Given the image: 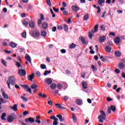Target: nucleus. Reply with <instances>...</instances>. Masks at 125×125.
I'll list each match as a JSON object with an SVG mask.
<instances>
[{
    "mask_svg": "<svg viewBox=\"0 0 125 125\" xmlns=\"http://www.w3.org/2000/svg\"><path fill=\"white\" fill-rule=\"evenodd\" d=\"M6 83L9 89H11V87H10V84H12V85H15V83H16L15 82V78H14V76L9 77L8 80L6 82Z\"/></svg>",
    "mask_w": 125,
    "mask_h": 125,
    "instance_id": "obj_1",
    "label": "nucleus"
},
{
    "mask_svg": "<svg viewBox=\"0 0 125 125\" xmlns=\"http://www.w3.org/2000/svg\"><path fill=\"white\" fill-rule=\"evenodd\" d=\"M101 115L98 116L99 122L100 123H103L106 120V114L103 110H100Z\"/></svg>",
    "mask_w": 125,
    "mask_h": 125,
    "instance_id": "obj_2",
    "label": "nucleus"
},
{
    "mask_svg": "<svg viewBox=\"0 0 125 125\" xmlns=\"http://www.w3.org/2000/svg\"><path fill=\"white\" fill-rule=\"evenodd\" d=\"M22 88L24 89L27 92H29L30 94H32V89L29 87V85L27 84L21 85Z\"/></svg>",
    "mask_w": 125,
    "mask_h": 125,
    "instance_id": "obj_3",
    "label": "nucleus"
},
{
    "mask_svg": "<svg viewBox=\"0 0 125 125\" xmlns=\"http://www.w3.org/2000/svg\"><path fill=\"white\" fill-rule=\"evenodd\" d=\"M18 74V75H19V76H21L22 77H25V76H26V70H25V69H19Z\"/></svg>",
    "mask_w": 125,
    "mask_h": 125,
    "instance_id": "obj_4",
    "label": "nucleus"
},
{
    "mask_svg": "<svg viewBox=\"0 0 125 125\" xmlns=\"http://www.w3.org/2000/svg\"><path fill=\"white\" fill-rule=\"evenodd\" d=\"M31 89H33V92L35 93L38 91V85L33 83L31 85Z\"/></svg>",
    "mask_w": 125,
    "mask_h": 125,
    "instance_id": "obj_5",
    "label": "nucleus"
},
{
    "mask_svg": "<svg viewBox=\"0 0 125 125\" xmlns=\"http://www.w3.org/2000/svg\"><path fill=\"white\" fill-rule=\"evenodd\" d=\"M71 8L74 12H77V11L80 10V7L78 6L77 5H73Z\"/></svg>",
    "mask_w": 125,
    "mask_h": 125,
    "instance_id": "obj_6",
    "label": "nucleus"
},
{
    "mask_svg": "<svg viewBox=\"0 0 125 125\" xmlns=\"http://www.w3.org/2000/svg\"><path fill=\"white\" fill-rule=\"evenodd\" d=\"M40 34L39 32H33L32 33V37L34 38H39V37H40Z\"/></svg>",
    "mask_w": 125,
    "mask_h": 125,
    "instance_id": "obj_7",
    "label": "nucleus"
},
{
    "mask_svg": "<svg viewBox=\"0 0 125 125\" xmlns=\"http://www.w3.org/2000/svg\"><path fill=\"white\" fill-rule=\"evenodd\" d=\"M24 58L27 60V61L29 62L30 64H32V59H31V57H30L28 54H25Z\"/></svg>",
    "mask_w": 125,
    "mask_h": 125,
    "instance_id": "obj_8",
    "label": "nucleus"
},
{
    "mask_svg": "<svg viewBox=\"0 0 125 125\" xmlns=\"http://www.w3.org/2000/svg\"><path fill=\"white\" fill-rule=\"evenodd\" d=\"M25 123H34L35 122V119L33 118L29 117L28 118H27L25 120Z\"/></svg>",
    "mask_w": 125,
    "mask_h": 125,
    "instance_id": "obj_9",
    "label": "nucleus"
},
{
    "mask_svg": "<svg viewBox=\"0 0 125 125\" xmlns=\"http://www.w3.org/2000/svg\"><path fill=\"white\" fill-rule=\"evenodd\" d=\"M56 117L57 118H58V119H59L60 122L65 121V118L64 117H62L61 114L57 115Z\"/></svg>",
    "mask_w": 125,
    "mask_h": 125,
    "instance_id": "obj_10",
    "label": "nucleus"
},
{
    "mask_svg": "<svg viewBox=\"0 0 125 125\" xmlns=\"http://www.w3.org/2000/svg\"><path fill=\"white\" fill-rule=\"evenodd\" d=\"M114 42L116 43L117 45H119V44H120V42H121V39L120 37H116L114 39Z\"/></svg>",
    "mask_w": 125,
    "mask_h": 125,
    "instance_id": "obj_11",
    "label": "nucleus"
},
{
    "mask_svg": "<svg viewBox=\"0 0 125 125\" xmlns=\"http://www.w3.org/2000/svg\"><path fill=\"white\" fill-rule=\"evenodd\" d=\"M35 77V74L34 73H32L30 75L27 76V79L28 81H30V82H32L33 81V79H34Z\"/></svg>",
    "mask_w": 125,
    "mask_h": 125,
    "instance_id": "obj_12",
    "label": "nucleus"
},
{
    "mask_svg": "<svg viewBox=\"0 0 125 125\" xmlns=\"http://www.w3.org/2000/svg\"><path fill=\"white\" fill-rule=\"evenodd\" d=\"M106 40V37L105 36H103L100 37L99 42H104Z\"/></svg>",
    "mask_w": 125,
    "mask_h": 125,
    "instance_id": "obj_13",
    "label": "nucleus"
},
{
    "mask_svg": "<svg viewBox=\"0 0 125 125\" xmlns=\"http://www.w3.org/2000/svg\"><path fill=\"white\" fill-rule=\"evenodd\" d=\"M48 26V24L45 22H43L42 23V28L44 30H46V29H47Z\"/></svg>",
    "mask_w": 125,
    "mask_h": 125,
    "instance_id": "obj_14",
    "label": "nucleus"
},
{
    "mask_svg": "<svg viewBox=\"0 0 125 125\" xmlns=\"http://www.w3.org/2000/svg\"><path fill=\"white\" fill-rule=\"evenodd\" d=\"M82 86L84 89H86L87 88V83L85 81H83L82 82Z\"/></svg>",
    "mask_w": 125,
    "mask_h": 125,
    "instance_id": "obj_15",
    "label": "nucleus"
},
{
    "mask_svg": "<svg viewBox=\"0 0 125 125\" xmlns=\"http://www.w3.org/2000/svg\"><path fill=\"white\" fill-rule=\"evenodd\" d=\"M99 25L98 24H96L94 27V29H92L91 31V32H97V31H98V27H99Z\"/></svg>",
    "mask_w": 125,
    "mask_h": 125,
    "instance_id": "obj_16",
    "label": "nucleus"
},
{
    "mask_svg": "<svg viewBox=\"0 0 125 125\" xmlns=\"http://www.w3.org/2000/svg\"><path fill=\"white\" fill-rule=\"evenodd\" d=\"M77 47V44L72 43L70 44V45L69 46V47L70 48V49H74V48H75V47Z\"/></svg>",
    "mask_w": 125,
    "mask_h": 125,
    "instance_id": "obj_17",
    "label": "nucleus"
},
{
    "mask_svg": "<svg viewBox=\"0 0 125 125\" xmlns=\"http://www.w3.org/2000/svg\"><path fill=\"white\" fill-rule=\"evenodd\" d=\"M10 46L13 48H15L17 46V44L14 43V42H11L10 43Z\"/></svg>",
    "mask_w": 125,
    "mask_h": 125,
    "instance_id": "obj_18",
    "label": "nucleus"
},
{
    "mask_svg": "<svg viewBox=\"0 0 125 125\" xmlns=\"http://www.w3.org/2000/svg\"><path fill=\"white\" fill-rule=\"evenodd\" d=\"M118 66L119 69H124V68L125 67V63H123V62H121L119 63Z\"/></svg>",
    "mask_w": 125,
    "mask_h": 125,
    "instance_id": "obj_19",
    "label": "nucleus"
},
{
    "mask_svg": "<svg viewBox=\"0 0 125 125\" xmlns=\"http://www.w3.org/2000/svg\"><path fill=\"white\" fill-rule=\"evenodd\" d=\"M46 83L47 84H51L52 83V80L51 78H47Z\"/></svg>",
    "mask_w": 125,
    "mask_h": 125,
    "instance_id": "obj_20",
    "label": "nucleus"
},
{
    "mask_svg": "<svg viewBox=\"0 0 125 125\" xmlns=\"http://www.w3.org/2000/svg\"><path fill=\"white\" fill-rule=\"evenodd\" d=\"M115 55L116 57H120L122 55V53L120 51H117L115 52Z\"/></svg>",
    "mask_w": 125,
    "mask_h": 125,
    "instance_id": "obj_21",
    "label": "nucleus"
},
{
    "mask_svg": "<svg viewBox=\"0 0 125 125\" xmlns=\"http://www.w3.org/2000/svg\"><path fill=\"white\" fill-rule=\"evenodd\" d=\"M76 103L77 104V105H81L82 104H83L82 101L81 99H77L76 101Z\"/></svg>",
    "mask_w": 125,
    "mask_h": 125,
    "instance_id": "obj_22",
    "label": "nucleus"
},
{
    "mask_svg": "<svg viewBox=\"0 0 125 125\" xmlns=\"http://www.w3.org/2000/svg\"><path fill=\"white\" fill-rule=\"evenodd\" d=\"M13 119L12 118V117H11V116H8L7 118V121L8 122V123H12V122H13Z\"/></svg>",
    "mask_w": 125,
    "mask_h": 125,
    "instance_id": "obj_23",
    "label": "nucleus"
},
{
    "mask_svg": "<svg viewBox=\"0 0 125 125\" xmlns=\"http://www.w3.org/2000/svg\"><path fill=\"white\" fill-rule=\"evenodd\" d=\"M5 117H6V113H3L2 114L1 119L2 121H6V119L4 118Z\"/></svg>",
    "mask_w": 125,
    "mask_h": 125,
    "instance_id": "obj_24",
    "label": "nucleus"
},
{
    "mask_svg": "<svg viewBox=\"0 0 125 125\" xmlns=\"http://www.w3.org/2000/svg\"><path fill=\"white\" fill-rule=\"evenodd\" d=\"M111 50H112V48H111V47L109 46H105V51H106V52H110Z\"/></svg>",
    "mask_w": 125,
    "mask_h": 125,
    "instance_id": "obj_25",
    "label": "nucleus"
},
{
    "mask_svg": "<svg viewBox=\"0 0 125 125\" xmlns=\"http://www.w3.org/2000/svg\"><path fill=\"white\" fill-rule=\"evenodd\" d=\"M11 109H12L14 111H17L18 108H17V104H14L13 106H11Z\"/></svg>",
    "mask_w": 125,
    "mask_h": 125,
    "instance_id": "obj_26",
    "label": "nucleus"
},
{
    "mask_svg": "<svg viewBox=\"0 0 125 125\" xmlns=\"http://www.w3.org/2000/svg\"><path fill=\"white\" fill-rule=\"evenodd\" d=\"M39 97H42V98H46L47 96L44 94H42V93H40L39 94Z\"/></svg>",
    "mask_w": 125,
    "mask_h": 125,
    "instance_id": "obj_27",
    "label": "nucleus"
},
{
    "mask_svg": "<svg viewBox=\"0 0 125 125\" xmlns=\"http://www.w3.org/2000/svg\"><path fill=\"white\" fill-rule=\"evenodd\" d=\"M10 117H11L14 120H16L17 119V116H16V114L15 113H13L10 115Z\"/></svg>",
    "mask_w": 125,
    "mask_h": 125,
    "instance_id": "obj_28",
    "label": "nucleus"
},
{
    "mask_svg": "<svg viewBox=\"0 0 125 125\" xmlns=\"http://www.w3.org/2000/svg\"><path fill=\"white\" fill-rule=\"evenodd\" d=\"M2 95L3 97V98H4L5 99H9L8 95H6V94H5V92H2Z\"/></svg>",
    "mask_w": 125,
    "mask_h": 125,
    "instance_id": "obj_29",
    "label": "nucleus"
},
{
    "mask_svg": "<svg viewBox=\"0 0 125 125\" xmlns=\"http://www.w3.org/2000/svg\"><path fill=\"white\" fill-rule=\"evenodd\" d=\"M88 19H89V16L88 15H84L83 18V20L84 21H87Z\"/></svg>",
    "mask_w": 125,
    "mask_h": 125,
    "instance_id": "obj_30",
    "label": "nucleus"
},
{
    "mask_svg": "<svg viewBox=\"0 0 125 125\" xmlns=\"http://www.w3.org/2000/svg\"><path fill=\"white\" fill-rule=\"evenodd\" d=\"M29 27L30 28H34V27H35V22H34V21H32L31 22H29Z\"/></svg>",
    "mask_w": 125,
    "mask_h": 125,
    "instance_id": "obj_31",
    "label": "nucleus"
},
{
    "mask_svg": "<svg viewBox=\"0 0 125 125\" xmlns=\"http://www.w3.org/2000/svg\"><path fill=\"white\" fill-rule=\"evenodd\" d=\"M1 63H2V64L5 66V67H7V62H6V61H5L4 60H1Z\"/></svg>",
    "mask_w": 125,
    "mask_h": 125,
    "instance_id": "obj_32",
    "label": "nucleus"
},
{
    "mask_svg": "<svg viewBox=\"0 0 125 125\" xmlns=\"http://www.w3.org/2000/svg\"><path fill=\"white\" fill-rule=\"evenodd\" d=\"M57 85L55 84V83H53L52 84H51V89H55L56 88Z\"/></svg>",
    "mask_w": 125,
    "mask_h": 125,
    "instance_id": "obj_33",
    "label": "nucleus"
},
{
    "mask_svg": "<svg viewBox=\"0 0 125 125\" xmlns=\"http://www.w3.org/2000/svg\"><path fill=\"white\" fill-rule=\"evenodd\" d=\"M63 28H64L65 32H68V25L66 24H63Z\"/></svg>",
    "mask_w": 125,
    "mask_h": 125,
    "instance_id": "obj_34",
    "label": "nucleus"
},
{
    "mask_svg": "<svg viewBox=\"0 0 125 125\" xmlns=\"http://www.w3.org/2000/svg\"><path fill=\"white\" fill-rule=\"evenodd\" d=\"M105 2V0H99L98 1V4L99 5H102V3H104Z\"/></svg>",
    "mask_w": 125,
    "mask_h": 125,
    "instance_id": "obj_35",
    "label": "nucleus"
},
{
    "mask_svg": "<svg viewBox=\"0 0 125 125\" xmlns=\"http://www.w3.org/2000/svg\"><path fill=\"white\" fill-rule=\"evenodd\" d=\"M94 33V32L92 33L90 32L88 33V35L89 39H92V37H93V36L94 35V34H93Z\"/></svg>",
    "mask_w": 125,
    "mask_h": 125,
    "instance_id": "obj_36",
    "label": "nucleus"
},
{
    "mask_svg": "<svg viewBox=\"0 0 125 125\" xmlns=\"http://www.w3.org/2000/svg\"><path fill=\"white\" fill-rule=\"evenodd\" d=\"M21 37L22 38H23L24 39H26V38L27 37V33H26V32H23L21 33Z\"/></svg>",
    "mask_w": 125,
    "mask_h": 125,
    "instance_id": "obj_37",
    "label": "nucleus"
},
{
    "mask_svg": "<svg viewBox=\"0 0 125 125\" xmlns=\"http://www.w3.org/2000/svg\"><path fill=\"white\" fill-rule=\"evenodd\" d=\"M72 118L73 119V122L74 123H77V117L75 116V114L73 113L72 114Z\"/></svg>",
    "mask_w": 125,
    "mask_h": 125,
    "instance_id": "obj_38",
    "label": "nucleus"
},
{
    "mask_svg": "<svg viewBox=\"0 0 125 125\" xmlns=\"http://www.w3.org/2000/svg\"><path fill=\"white\" fill-rule=\"evenodd\" d=\"M21 98L22 99L23 101H24V102H27L28 100L27 98H26L22 96H21Z\"/></svg>",
    "mask_w": 125,
    "mask_h": 125,
    "instance_id": "obj_39",
    "label": "nucleus"
},
{
    "mask_svg": "<svg viewBox=\"0 0 125 125\" xmlns=\"http://www.w3.org/2000/svg\"><path fill=\"white\" fill-rule=\"evenodd\" d=\"M0 102H1L3 104H5L7 102V101H4V100H3V98H2V97L0 98Z\"/></svg>",
    "mask_w": 125,
    "mask_h": 125,
    "instance_id": "obj_40",
    "label": "nucleus"
},
{
    "mask_svg": "<svg viewBox=\"0 0 125 125\" xmlns=\"http://www.w3.org/2000/svg\"><path fill=\"white\" fill-rule=\"evenodd\" d=\"M50 73H51V71L46 70V71H45L44 73H43V75H44V76H46V75H47V74H50Z\"/></svg>",
    "mask_w": 125,
    "mask_h": 125,
    "instance_id": "obj_41",
    "label": "nucleus"
},
{
    "mask_svg": "<svg viewBox=\"0 0 125 125\" xmlns=\"http://www.w3.org/2000/svg\"><path fill=\"white\" fill-rule=\"evenodd\" d=\"M57 29L59 31H62V30H63V26L62 25H59L57 27Z\"/></svg>",
    "mask_w": 125,
    "mask_h": 125,
    "instance_id": "obj_42",
    "label": "nucleus"
},
{
    "mask_svg": "<svg viewBox=\"0 0 125 125\" xmlns=\"http://www.w3.org/2000/svg\"><path fill=\"white\" fill-rule=\"evenodd\" d=\"M47 33L46 32H41V36L42 37H46Z\"/></svg>",
    "mask_w": 125,
    "mask_h": 125,
    "instance_id": "obj_43",
    "label": "nucleus"
},
{
    "mask_svg": "<svg viewBox=\"0 0 125 125\" xmlns=\"http://www.w3.org/2000/svg\"><path fill=\"white\" fill-rule=\"evenodd\" d=\"M16 63V65L17 66V67H18V68H20V67H21V64L18 62H15Z\"/></svg>",
    "mask_w": 125,
    "mask_h": 125,
    "instance_id": "obj_44",
    "label": "nucleus"
},
{
    "mask_svg": "<svg viewBox=\"0 0 125 125\" xmlns=\"http://www.w3.org/2000/svg\"><path fill=\"white\" fill-rule=\"evenodd\" d=\"M110 108L111 109L112 112H115V111H116V106L111 105Z\"/></svg>",
    "mask_w": 125,
    "mask_h": 125,
    "instance_id": "obj_45",
    "label": "nucleus"
},
{
    "mask_svg": "<svg viewBox=\"0 0 125 125\" xmlns=\"http://www.w3.org/2000/svg\"><path fill=\"white\" fill-rule=\"evenodd\" d=\"M53 125H58V119H55L53 123Z\"/></svg>",
    "mask_w": 125,
    "mask_h": 125,
    "instance_id": "obj_46",
    "label": "nucleus"
},
{
    "mask_svg": "<svg viewBox=\"0 0 125 125\" xmlns=\"http://www.w3.org/2000/svg\"><path fill=\"white\" fill-rule=\"evenodd\" d=\"M69 96H64L63 97V100H64V101H67V100H69Z\"/></svg>",
    "mask_w": 125,
    "mask_h": 125,
    "instance_id": "obj_47",
    "label": "nucleus"
},
{
    "mask_svg": "<svg viewBox=\"0 0 125 125\" xmlns=\"http://www.w3.org/2000/svg\"><path fill=\"white\" fill-rule=\"evenodd\" d=\"M81 41L82 42L83 44H85V43H86V42H85V40H84V38H82L81 39Z\"/></svg>",
    "mask_w": 125,
    "mask_h": 125,
    "instance_id": "obj_48",
    "label": "nucleus"
},
{
    "mask_svg": "<svg viewBox=\"0 0 125 125\" xmlns=\"http://www.w3.org/2000/svg\"><path fill=\"white\" fill-rule=\"evenodd\" d=\"M100 28H101V30L105 31V25H104V24L101 25Z\"/></svg>",
    "mask_w": 125,
    "mask_h": 125,
    "instance_id": "obj_49",
    "label": "nucleus"
},
{
    "mask_svg": "<svg viewBox=\"0 0 125 125\" xmlns=\"http://www.w3.org/2000/svg\"><path fill=\"white\" fill-rule=\"evenodd\" d=\"M91 67L93 71H97V67H96V66L92 65Z\"/></svg>",
    "mask_w": 125,
    "mask_h": 125,
    "instance_id": "obj_50",
    "label": "nucleus"
},
{
    "mask_svg": "<svg viewBox=\"0 0 125 125\" xmlns=\"http://www.w3.org/2000/svg\"><path fill=\"white\" fill-rule=\"evenodd\" d=\"M22 24H23V25H24V26H28V23L27 21L24 20V21H23Z\"/></svg>",
    "mask_w": 125,
    "mask_h": 125,
    "instance_id": "obj_51",
    "label": "nucleus"
},
{
    "mask_svg": "<svg viewBox=\"0 0 125 125\" xmlns=\"http://www.w3.org/2000/svg\"><path fill=\"white\" fill-rule=\"evenodd\" d=\"M41 67L42 69H46V66L45 65V64H41Z\"/></svg>",
    "mask_w": 125,
    "mask_h": 125,
    "instance_id": "obj_52",
    "label": "nucleus"
},
{
    "mask_svg": "<svg viewBox=\"0 0 125 125\" xmlns=\"http://www.w3.org/2000/svg\"><path fill=\"white\" fill-rule=\"evenodd\" d=\"M62 87V84H61V83L58 84L57 88H58V89H61Z\"/></svg>",
    "mask_w": 125,
    "mask_h": 125,
    "instance_id": "obj_53",
    "label": "nucleus"
},
{
    "mask_svg": "<svg viewBox=\"0 0 125 125\" xmlns=\"http://www.w3.org/2000/svg\"><path fill=\"white\" fill-rule=\"evenodd\" d=\"M53 9L55 12H57V13L59 12V9H56L55 7H53Z\"/></svg>",
    "mask_w": 125,
    "mask_h": 125,
    "instance_id": "obj_54",
    "label": "nucleus"
},
{
    "mask_svg": "<svg viewBox=\"0 0 125 125\" xmlns=\"http://www.w3.org/2000/svg\"><path fill=\"white\" fill-rule=\"evenodd\" d=\"M4 52H5V53H7V54H10L11 53H12V51H8L7 50H5Z\"/></svg>",
    "mask_w": 125,
    "mask_h": 125,
    "instance_id": "obj_55",
    "label": "nucleus"
},
{
    "mask_svg": "<svg viewBox=\"0 0 125 125\" xmlns=\"http://www.w3.org/2000/svg\"><path fill=\"white\" fill-rule=\"evenodd\" d=\"M46 3L49 6L51 5V2L50 1V0H46Z\"/></svg>",
    "mask_w": 125,
    "mask_h": 125,
    "instance_id": "obj_56",
    "label": "nucleus"
},
{
    "mask_svg": "<svg viewBox=\"0 0 125 125\" xmlns=\"http://www.w3.org/2000/svg\"><path fill=\"white\" fill-rule=\"evenodd\" d=\"M50 119H51V120H54V121H55V119H57V118H56V117L54 115L51 116L50 117Z\"/></svg>",
    "mask_w": 125,
    "mask_h": 125,
    "instance_id": "obj_57",
    "label": "nucleus"
},
{
    "mask_svg": "<svg viewBox=\"0 0 125 125\" xmlns=\"http://www.w3.org/2000/svg\"><path fill=\"white\" fill-rule=\"evenodd\" d=\"M56 107H57V108H58L59 109H60L61 107V104H55Z\"/></svg>",
    "mask_w": 125,
    "mask_h": 125,
    "instance_id": "obj_58",
    "label": "nucleus"
},
{
    "mask_svg": "<svg viewBox=\"0 0 125 125\" xmlns=\"http://www.w3.org/2000/svg\"><path fill=\"white\" fill-rule=\"evenodd\" d=\"M48 105H50V106H52L53 105V102H52L51 101H49L48 102Z\"/></svg>",
    "mask_w": 125,
    "mask_h": 125,
    "instance_id": "obj_59",
    "label": "nucleus"
},
{
    "mask_svg": "<svg viewBox=\"0 0 125 125\" xmlns=\"http://www.w3.org/2000/svg\"><path fill=\"white\" fill-rule=\"evenodd\" d=\"M115 72L116 74H120V73H121V71L119 69H115Z\"/></svg>",
    "mask_w": 125,
    "mask_h": 125,
    "instance_id": "obj_60",
    "label": "nucleus"
},
{
    "mask_svg": "<svg viewBox=\"0 0 125 125\" xmlns=\"http://www.w3.org/2000/svg\"><path fill=\"white\" fill-rule=\"evenodd\" d=\"M107 101L108 102H111V101H113V99H111V98L108 97L107 98Z\"/></svg>",
    "mask_w": 125,
    "mask_h": 125,
    "instance_id": "obj_61",
    "label": "nucleus"
},
{
    "mask_svg": "<svg viewBox=\"0 0 125 125\" xmlns=\"http://www.w3.org/2000/svg\"><path fill=\"white\" fill-rule=\"evenodd\" d=\"M63 15L66 16V15H68V11H64L63 12Z\"/></svg>",
    "mask_w": 125,
    "mask_h": 125,
    "instance_id": "obj_62",
    "label": "nucleus"
},
{
    "mask_svg": "<svg viewBox=\"0 0 125 125\" xmlns=\"http://www.w3.org/2000/svg\"><path fill=\"white\" fill-rule=\"evenodd\" d=\"M42 21L41 19H39L38 21V25H41L42 24Z\"/></svg>",
    "mask_w": 125,
    "mask_h": 125,
    "instance_id": "obj_63",
    "label": "nucleus"
},
{
    "mask_svg": "<svg viewBox=\"0 0 125 125\" xmlns=\"http://www.w3.org/2000/svg\"><path fill=\"white\" fill-rule=\"evenodd\" d=\"M61 52L62 53H66V50L64 49H61Z\"/></svg>",
    "mask_w": 125,
    "mask_h": 125,
    "instance_id": "obj_64",
    "label": "nucleus"
}]
</instances>
